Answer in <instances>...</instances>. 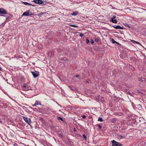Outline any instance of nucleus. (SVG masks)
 Masks as SVG:
<instances>
[{
  "label": "nucleus",
  "instance_id": "obj_1",
  "mask_svg": "<svg viewBox=\"0 0 146 146\" xmlns=\"http://www.w3.org/2000/svg\"><path fill=\"white\" fill-rule=\"evenodd\" d=\"M112 145V146H122V145L116 141L114 140H113L111 141Z\"/></svg>",
  "mask_w": 146,
  "mask_h": 146
},
{
  "label": "nucleus",
  "instance_id": "obj_2",
  "mask_svg": "<svg viewBox=\"0 0 146 146\" xmlns=\"http://www.w3.org/2000/svg\"><path fill=\"white\" fill-rule=\"evenodd\" d=\"M23 119L29 125H30L32 123V121L30 118L27 117H23Z\"/></svg>",
  "mask_w": 146,
  "mask_h": 146
},
{
  "label": "nucleus",
  "instance_id": "obj_3",
  "mask_svg": "<svg viewBox=\"0 0 146 146\" xmlns=\"http://www.w3.org/2000/svg\"><path fill=\"white\" fill-rule=\"evenodd\" d=\"M33 13L31 12L30 11H28L25 12H24L23 14V16H28L31 15H32Z\"/></svg>",
  "mask_w": 146,
  "mask_h": 146
},
{
  "label": "nucleus",
  "instance_id": "obj_4",
  "mask_svg": "<svg viewBox=\"0 0 146 146\" xmlns=\"http://www.w3.org/2000/svg\"><path fill=\"white\" fill-rule=\"evenodd\" d=\"M31 73L33 75L34 78L36 77L38 75V72L37 71L32 72Z\"/></svg>",
  "mask_w": 146,
  "mask_h": 146
},
{
  "label": "nucleus",
  "instance_id": "obj_5",
  "mask_svg": "<svg viewBox=\"0 0 146 146\" xmlns=\"http://www.w3.org/2000/svg\"><path fill=\"white\" fill-rule=\"evenodd\" d=\"M33 1L36 3L39 4H42L43 3L42 1L41 0H34Z\"/></svg>",
  "mask_w": 146,
  "mask_h": 146
},
{
  "label": "nucleus",
  "instance_id": "obj_6",
  "mask_svg": "<svg viewBox=\"0 0 146 146\" xmlns=\"http://www.w3.org/2000/svg\"><path fill=\"white\" fill-rule=\"evenodd\" d=\"M7 12L5 9L2 8H0V13L5 14Z\"/></svg>",
  "mask_w": 146,
  "mask_h": 146
},
{
  "label": "nucleus",
  "instance_id": "obj_7",
  "mask_svg": "<svg viewBox=\"0 0 146 146\" xmlns=\"http://www.w3.org/2000/svg\"><path fill=\"white\" fill-rule=\"evenodd\" d=\"M115 29H123V27H121L119 25H117L116 26H112Z\"/></svg>",
  "mask_w": 146,
  "mask_h": 146
},
{
  "label": "nucleus",
  "instance_id": "obj_8",
  "mask_svg": "<svg viewBox=\"0 0 146 146\" xmlns=\"http://www.w3.org/2000/svg\"><path fill=\"white\" fill-rule=\"evenodd\" d=\"M23 87L24 88L23 89L27 91L29 90H31V88H29V87H27V85L26 84H24L23 85Z\"/></svg>",
  "mask_w": 146,
  "mask_h": 146
},
{
  "label": "nucleus",
  "instance_id": "obj_9",
  "mask_svg": "<svg viewBox=\"0 0 146 146\" xmlns=\"http://www.w3.org/2000/svg\"><path fill=\"white\" fill-rule=\"evenodd\" d=\"M110 21L114 23H117V20L116 19H114L113 17H112L111 18L110 20Z\"/></svg>",
  "mask_w": 146,
  "mask_h": 146
},
{
  "label": "nucleus",
  "instance_id": "obj_10",
  "mask_svg": "<svg viewBox=\"0 0 146 146\" xmlns=\"http://www.w3.org/2000/svg\"><path fill=\"white\" fill-rule=\"evenodd\" d=\"M78 13L77 11H74L71 14L72 15L76 16L78 14Z\"/></svg>",
  "mask_w": 146,
  "mask_h": 146
},
{
  "label": "nucleus",
  "instance_id": "obj_11",
  "mask_svg": "<svg viewBox=\"0 0 146 146\" xmlns=\"http://www.w3.org/2000/svg\"><path fill=\"white\" fill-rule=\"evenodd\" d=\"M131 41L133 43H135L136 44H138L140 45H141V44L139 42L135 41L134 40H131Z\"/></svg>",
  "mask_w": 146,
  "mask_h": 146
},
{
  "label": "nucleus",
  "instance_id": "obj_12",
  "mask_svg": "<svg viewBox=\"0 0 146 146\" xmlns=\"http://www.w3.org/2000/svg\"><path fill=\"white\" fill-rule=\"evenodd\" d=\"M35 103L36 104V105H41V104L40 103V102L37 101H35Z\"/></svg>",
  "mask_w": 146,
  "mask_h": 146
},
{
  "label": "nucleus",
  "instance_id": "obj_13",
  "mask_svg": "<svg viewBox=\"0 0 146 146\" xmlns=\"http://www.w3.org/2000/svg\"><path fill=\"white\" fill-rule=\"evenodd\" d=\"M69 25L70 26L74 27H77L78 26L74 25Z\"/></svg>",
  "mask_w": 146,
  "mask_h": 146
},
{
  "label": "nucleus",
  "instance_id": "obj_14",
  "mask_svg": "<svg viewBox=\"0 0 146 146\" xmlns=\"http://www.w3.org/2000/svg\"><path fill=\"white\" fill-rule=\"evenodd\" d=\"M98 121H99L101 122H102L103 121V119L102 118L99 117V118L98 119Z\"/></svg>",
  "mask_w": 146,
  "mask_h": 146
},
{
  "label": "nucleus",
  "instance_id": "obj_15",
  "mask_svg": "<svg viewBox=\"0 0 146 146\" xmlns=\"http://www.w3.org/2000/svg\"><path fill=\"white\" fill-rule=\"evenodd\" d=\"M86 42L87 44H88L90 42V41L88 39H86Z\"/></svg>",
  "mask_w": 146,
  "mask_h": 146
},
{
  "label": "nucleus",
  "instance_id": "obj_16",
  "mask_svg": "<svg viewBox=\"0 0 146 146\" xmlns=\"http://www.w3.org/2000/svg\"><path fill=\"white\" fill-rule=\"evenodd\" d=\"M143 79H144V78H142L140 79L139 80L140 82H143Z\"/></svg>",
  "mask_w": 146,
  "mask_h": 146
},
{
  "label": "nucleus",
  "instance_id": "obj_17",
  "mask_svg": "<svg viewBox=\"0 0 146 146\" xmlns=\"http://www.w3.org/2000/svg\"><path fill=\"white\" fill-rule=\"evenodd\" d=\"M90 42L92 44H93L94 43V41L92 39H91L90 40Z\"/></svg>",
  "mask_w": 146,
  "mask_h": 146
},
{
  "label": "nucleus",
  "instance_id": "obj_18",
  "mask_svg": "<svg viewBox=\"0 0 146 146\" xmlns=\"http://www.w3.org/2000/svg\"><path fill=\"white\" fill-rule=\"evenodd\" d=\"M58 119H59V120H60L62 121L63 120L62 119L61 117H58Z\"/></svg>",
  "mask_w": 146,
  "mask_h": 146
},
{
  "label": "nucleus",
  "instance_id": "obj_19",
  "mask_svg": "<svg viewBox=\"0 0 146 146\" xmlns=\"http://www.w3.org/2000/svg\"><path fill=\"white\" fill-rule=\"evenodd\" d=\"M23 3L24 5H28V4H29V3L27 2H23Z\"/></svg>",
  "mask_w": 146,
  "mask_h": 146
},
{
  "label": "nucleus",
  "instance_id": "obj_20",
  "mask_svg": "<svg viewBox=\"0 0 146 146\" xmlns=\"http://www.w3.org/2000/svg\"><path fill=\"white\" fill-rule=\"evenodd\" d=\"M111 41H112L113 43H114L116 42L113 39H112Z\"/></svg>",
  "mask_w": 146,
  "mask_h": 146
},
{
  "label": "nucleus",
  "instance_id": "obj_21",
  "mask_svg": "<svg viewBox=\"0 0 146 146\" xmlns=\"http://www.w3.org/2000/svg\"><path fill=\"white\" fill-rule=\"evenodd\" d=\"M84 36V35L82 33H80V37H82Z\"/></svg>",
  "mask_w": 146,
  "mask_h": 146
},
{
  "label": "nucleus",
  "instance_id": "obj_22",
  "mask_svg": "<svg viewBox=\"0 0 146 146\" xmlns=\"http://www.w3.org/2000/svg\"><path fill=\"white\" fill-rule=\"evenodd\" d=\"M95 41L96 42H98V39L97 38H95Z\"/></svg>",
  "mask_w": 146,
  "mask_h": 146
},
{
  "label": "nucleus",
  "instance_id": "obj_23",
  "mask_svg": "<svg viewBox=\"0 0 146 146\" xmlns=\"http://www.w3.org/2000/svg\"><path fill=\"white\" fill-rule=\"evenodd\" d=\"M83 137L85 139L86 138V136L85 134H84L83 135Z\"/></svg>",
  "mask_w": 146,
  "mask_h": 146
},
{
  "label": "nucleus",
  "instance_id": "obj_24",
  "mask_svg": "<svg viewBox=\"0 0 146 146\" xmlns=\"http://www.w3.org/2000/svg\"><path fill=\"white\" fill-rule=\"evenodd\" d=\"M98 126L99 128L100 129H101V128H102V127H101V126L100 125H98Z\"/></svg>",
  "mask_w": 146,
  "mask_h": 146
},
{
  "label": "nucleus",
  "instance_id": "obj_25",
  "mask_svg": "<svg viewBox=\"0 0 146 146\" xmlns=\"http://www.w3.org/2000/svg\"><path fill=\"white\" fill-rule=\"evenodd\" d=\"M5 24H4V23H3L0 26H3Z\"/></svg>",
  "mask_w": 146,
  "mask_h": 146
},
{
  "label": "nucleus",
  "instance_id": "obj_26",
  "mask_svg": "<svg viewBox=\"0 0 146 146\" xmlns=\"http://www.w3.org/2000/svg\"><path fill=\"white\" fill-rule=\"evenodd\" d=\"M46 13V12H44V13H41V15H43L44 14H45Z\"/></svg>",
  "mask_w": 146,
  "mask_h": 146
},
{
  "label": "nucleus",
  "instance_id": "obj_27",
  "mask_svg": "<svg viewBox=\"0 0 146 146\" xmlns=\"http://www.w3.org/2000/svg\"><path fill=\"white\" fill-rule=\"evenodd\" d=\"M36 104L35 103V104L34 105H33V106L34 107V106H36Z\"/></svg>",
  "mask_w": 146,
  "mask_h": 146
},
{
  "label": "nucleus",
  "instance_id": "obj_28",
  "mask_svg": "<svg viewBox=\"0 0 146 146\" xmlns=\"http://www.w3.org/2000/svg\"><path fill=\"white\" fill-rule=\"evenodd\" d=\"M28 5H29L30 6H31L32 5V4H31V3H29V4H28Z\"/></svg>",
  "mask_w": 146,
  "mask_h": 146
},
{
  "label": "nucleus",
  "instance_id": "obj_29",
  "mask_svg": "<svg viewBox=\"0 0 146 146\" xmlns=\"http://www.w3.org/2000/svg\"><path fill=\"white\" fill-rule=\"evenodd\" d=\"M116 17L115 16H113V18H114V19H115V18Z\"/></svg>",
  "mask_w": 146,
  "mask_h": 146
},
{
  "label": "nucleus",
  "instance_id": "obj_30",
  "mask_svg": "<svg viewBox=\"0 0 146 146\" xmlns=\"http://www.w3.org/2000/svg\"><path fill=\"white\" fill-rule=\"evenodd\" d=\"M85 117H86L85 116V115H84V116H83L82 117H83V118H85Z\"/></svg>",
  "mask_w": 146,
  "mask_h": 146
},
{
  "label": "nucleus",
  "instance_id": "obj_31",
  "mask_svg": "<svg viewBox=\"0 0 146 146\" xmlns=\"http://www.w3.org/2000/svg\"><path fill=\"white\" fill-rule=\"evenodd\" d=\"M76 77L77 78H78L79 77V75H76Z\"/></svg>",
  "mask_w": 146,
  "mask_h": 146
},
{
  "label": "nucleus",
  "instance_id": "obj_32",
  "mask_svg": "<svg viewBox=\"0 0 146 146\" xmlns=\"http://www.w3.org/2000/svg\"><path fill=\"white\" fill-rule=\"evenodd\" d=\"M121 138H124V137H123V136H121Z\"/></svg>",
  "mask_w": 146,
  "mask_h": 146
},
{
  "label": "nucleus",
  "instance_id": "obj_33",
  "mask_svg": "<svg viewBox=\"0 0 146 146\" xmlns=\"http://www.w3.org/2000/svg\"><path fill=\"white\" fill-rule=\"evenodd\" d=\"M74 131H75V128H74Z\"/></svg>",
  "mask_w": 146,
  "mask_h": 146
},
{
  "label": "nucleus",
  "instance_id": "obj_34",
  "mask_svg": "<svg viewBox=\"0 0 146 146\" xmlns=\"http://www.w3.org/2000/svg\"><path fill=\"white\" fill-rule=\"evenodd\" d=\"M1 67H0V70H1Z\"/></svg>",
  "mask_w": 146,
  "mask_h": 146
}]
</instances>
